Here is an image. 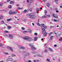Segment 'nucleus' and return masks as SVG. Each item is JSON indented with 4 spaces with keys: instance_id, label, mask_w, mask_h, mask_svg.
Here are the masks:
<instances>
[{
    "instance_id": "48",
    "label": "nucleus",
    "mask_w": 62,
    "mask_h": 62,
    "mask_svg": "<svg viewBox=\"0 0 62 62\" xmlns=\"http://www.w3.org/2000/svg\"><path fill=\"white\" fill-rule=\"evenodd\" d=\"M32 53L33 54H35V51H33L32 52Z\"/></svg>"
},
{
    "instance_id": "54",
    "label": "nucleus",
    "mask_w": 62,
    "mask_h": 62,
    "mask_svg": "<svg viewBox=\"0 0 62 62\" xmlns=\"http://www.w3.org/2000/svg\"><path fill=\"white\" fill-rule=\"evenodd\" d=\"M60 8H62V5L60 6Z\"/></svg>"
},
{
    "instance_id": "47",
    "label": "nucleus",
    "mask_w": 62,
    "mask_h": 62,
    "mask_svg": "<svg viewBox=\"0 0 62 62\" xmlns=\"http://www.w3.org/2000/svg\"><path fill=\"white\" fill-rule=\"evenodd\" d=\"M43 1L44 2H45L47 1V0H43Z\"/></svg>"
},
{
    "instance_id": "33",
    "label": "nucleus",
    "mask_w": 62,
    "mask_h": 62,
    "mask_svg": "<svg viewBox=\"0 0 62 62\" xmlns=\"http://www.w3.org/2000/svg\"><path fill=\"white\" fill-rule=\"evenodd\" d=\"M12 57H14V56H16V55H15V54H12Z\"/></svg>"
},
{
    "instance_id": "25",
    "label": "nucleus",
    "mask_w": 62,
    "mask_h": 62,
    "mask_svg": "<svg viewBox=\"0 0 62 62\" xmlns=\"http://www.w3.org/2000/svg\"><path fill=\"white\" fill-rule=\"evenodd\" d=\"M23 8H20V7L18 8H17V10H19V9H22Z\"/></svg>"
},
{
    "instance_id": "63",
    "label": "nucleus",
    "mask_w": 62,
    "mask_h": 62,
    "mask_svg": "<svg viewBox=\"0 0 62 62\" xmlns=\"http://www.w3.org/2000/svg\"><path fill=\"white\" fill-rule=\"evenodd\" d=\"M43 40V39L42 38L41 39V40L42 41Z\"/></svg>"
},
{
    "instance_id": "51",
    "label": "nucleus",
    "mask_w": 62,
    "mask_h": 62,
    "mask_svg": "<svg viewBox=\"0 0 62 62\" xmlns=\"http://www.w3.org/2000/svg\"><path fill=\"white\" fill-rule=\"evenodd\" d=\"M46 16H44L42 17H43V18H45Z\"/></svg>"
},
{
    "instance_id": "16",
    "label": "nucleus",
    "mask_w": 62,
    "mask_h": 62,
    "mask_svg": "<svg viewBox=\"0 0 62 62\" xmlns=\"http://www.w3.org/2000/svg\"><path fill=\"white\" fill-rule=\"evenodd\" d=\"M12 13H13V14H17V11L16 12L13 11Z\"/></svg>"
},
{
    "instance_id": "42",
    "label": "nucleus",
    "mask_w": 62,
    "mask_h": 62,
    "mask_svg": "<svg viewBox=\"0 0 62 62\" xmlns=\"http://www.w3.org/2000/svg\"><path fill=\"white\" fill-rule=\"evenodd\" d=\"M43 27H44V28H46L47 27H46V26H44Z\"/></svg>"
},
{
    "instance_id": "32",
    "label": "nucleus",
    "mask_w": 62,
    "mask_h": 62,
    "mask_svg": "<svg viewBox=\"0 0 62 62\" xmlns=\"http://www.w3.org/2000/svg\"><path fill=\"white\" fill-rule=\"evenodd\" d=\"M4 21H2L1 23V24H4Z\"/></svg>"
},
{
    "instance_id": "18",
    "label": "nucleus",
    "mask_w": 62,
    "mask_h": 62,
    "mask_svg": "<svg viewBox=\"0 0 62 62\" xmlns=\"http://www.w3.org/2000/svg\"><path fill=\"white\" fill-rule=\"evenodd\" d=\"M44 24H42L41 25H40L41 27H44Z\"/></svg>"
},
{
    "instance_id": "50",
    "label": "nucleus",
    "mask_w": 62,
    "mask_h": 62,
    "mask_svg": "<svg viewBox=\"0 0 62 62\" xmlns=\"http://www.w3.org/2000/svg\"><path fill=\"white\" fill-rule=\"evenodd\" d=\"M57 46V45H55L54 46V47H55Z\"/></svg>"
},
{
    "instance_id": "58",
    "label": "nucleus",
    "mask_w": 62,
    "mask_h": 62,
    "mask_svg": "<svg viewBox=\"0 0 62 62\" xmlns=\"http://www.w3.org/2000/svg\"><path fill=\"white\" fill-rule=\"evenodd\" d=\"M3 5V4L2 3L0 4V6H2Z\"/></svg>"
},
{
    "instance_id": "34",
    "label": "nucleus",
    "mask_w": 62,
    "mask_h": 62,
    "mask_svg": "<svg viewBox=\"0 0 62 62\" xmlns=\"http://www.w3.org/2000/svg\"><path fill=\"white\" fill-rule=\"evenodd\" d=\"M21 29L23 30H24L25 29L23 27H22Z\"/></svg>"
},
{
    "instance_id": "12",
    "label": "nucleus",
    "mask_w": 62,
    "mask_h": 62,
    "mask_svg": "<svg viewBox=\"0 0 62 62\" xmlns=\"http://www.w3.org/2000/svg\"><path fill=\"white\" fill-rule=\"evenodd\" d=\"M42 30L43 31L42 33H43L44 32H46V31L45 30V29L44 28L42 29Z\"/></svg>"
},
{
    "instance_id": "11",
    "label": "nucleus",
    "mask_w": 62,
    "mask_h": 62,
    "mask_svg": "<svg viewBox=\"0 0 62 62\" xmlns=\"http://www.w3.org/2000/svg\"><path fill=\"white\" fill-rule=\"evenodd\" d=\"M12 60H13V59H12V58H10L9 59H8L7 60V61H12Z\"/></svg>"
},
{
    "instance_id": "31",
    "label": "nucleus",
    "mask_w": 62,
    "mask_h": 62,
    "mask_svg": "<svg viewBox=\"0 0 62 62\" xmlns=\"http://www.w3.org/2000/svg\"><path fill=\"white\" fill-rule=\"evenodd\" d=\"M47 6L48 7H49V6H50V4L48 3H47Z\"/></svg>"
},
{
    "instance_id": "4",
    "label": "nucleus",
    "mask_w": 62,
    "mask_h": 62,
    "mask_svg": "<svg viewBox=\"0 0 62 62\" xmlns=\"http://www.w3.org/2000/svg\"><path fill=\"white\" fill-rule=\"evenodd\" d=\"M52 16L56 19H57V18H58V16H57V15H56V14H52Z\"/></svg>"
},
{
    "instance_id": "41",
    "label": "nucleus",
    "mask_w": 62,
    "mask_h": 62,
    "mask_svg": "<svg viewBox=\"0 0 62 62\" xmlns=\"http://www.w3.org/2000/svg\"><path fill=\"white\" fill-rule=\"evenodd\" d=\"M50 27L51 28H54V26H51Z\"/></svg>"
},
{
    "instance_id": "37",
    "label": "nucleus",
    "mask_w": 62,
    "mask_h": 62,
    "mask_svg": "<svg viewBox=\"0 0 62 62\" xmlns=\"http://www.w3.org/2000/svg\"><path fill=\"white\" fill-rule=\"evenodd\" d=\"M3 44L1 43H0V46H3Z\"/></svg>"
},
{
    "instance_id": "29",
    "label": "nucleus",
    "mask_w": 62,
    "mask_h": 62,
    "mask_svg": "<svg viewBox=\"0 0 62 62\" xmlns=\"http://www.w3.org/2000/svg\"><path fill=\"white\" fill-rule=\"evenodd\" d=\"M53 34V32H51L49 34V35L50 36H51V35H52V34Z\"/></svg>"
},
{
    "instance_id": "8",
    "label": "nucleus",
    "mask_w": 62,
    "mask_h": 62,
    "mask_svg": "<svg viewBox=\"0 0 62 62\" xmlns=\"http://www.w3.org/2000/svg\"><path fill=\"white\" fill-rule=\"evenodd\" d=\"M29 55V54L28 52H26L25 54V56H28Z\"/></svg>"
},
{
    "instance_id": "9",
    "label": "nucleus",
    "mask_w": 62,
    "mask_h": 62,
    "mask_svg": "<svg viewBox=\"0 0 62 62\" xmlns=\"http://www.w3.org/2000/svg\"><path fill=\"white\" fill-rule=\"evenodd\" d=\"M43 34H44V35H43V36H46V35L47 34V33L46 32H43Z\"/></svg>"
},
{
    "instance_id": "24",
    "label": "nucleus",
    "mask_w": 62,
    "mask_h": 62,
    "mask_svg": "<svg viewBox=\"0 0 62 62\" xmlns=\"http://www.w3.org/2000/svg\"><path fill=\"white\" fill-rule=\"evenodd\" d=\"M11 27H11V26H8V29H10L11 28Z\"/></svg>"
},
{
    "instance_id": "59",
    "label": "nucleus",
    "mask_w": 62,
    "mask_h": 62,
    "mask_svg": "<svg viewBox=\"0 0 62 62\" xmlns=\"http://www.w3.org/2000/svg\"><path fill=\"white\" fill-rule=\"evenodd\" d=\"M56 12H57V13H58V12H59V11H58V10H56Z\"/></svg>"
},
{
    "instance_id": "22",
    "label": "nucleus",
    "mask_w": 62,
    "mask_h": 62,
    "mask_svg": "<svg viewBox=\"0 0 62 62\" xmlns=\"http://www.w3.org/2000/svg\"><path fill=\"white\" fill-rule=\"evenodd\" d=\"M11 20V18H10L9 19H7V22H9V21H10Z\"/></svg>"
},
{
    "instance_id": "27",
    "label": "nucleus",
    "mask_w": 62,
    "mask_h": 62,
    "mask_svg": "<svg viewBox=\"0 0 62 62\" xmlns=\"http://www.w3.org/2000/svg\"><path fill=\"white\" fill-rule=\"evenodd\" d=\"M27 12V10L26 9L25 10L23 11V13H26Z\"/></svg>"
},
{
    "instance_id": "46",
    "label": "nucleus",
    "mask_w": 62,
    "mask_h": 62,
    "mask_svg": "<svg viewBox=\"0 0 62 62\" xmlns=\"http://www.w3.org/2000/svg\"><path fill=\"white\" fill-rule=\"evenodd\" d=\"M44 52H45V53H47L48 52V51L46 50H45L44 51Z\"/></svg>"
},
{
    "instance_id": "61",
    "label": "nucleus",
    "mask_w": 62,
    "mask_h": 62,
    "mask_svg": "<svg viewBox=\"0 0 62 62\" xmlns=\"http://www.w3.org/2000/svg\"><path fill=\"white\" fill-rule=\"evenodd\" d=\"M34 62H36V60H34Z\"/></svg>"
},
{
    "instance_id": "57",
    "label": "nucleus",
    "mask_w": 62,
    "mask_h": 62,
    "mask_svg": "<svg viewBox=\"0 0 62 62\" xmlns=\"http://www.w3.org/2000/svg\"><path fill=\"white\" fill-rule=\"evenodd\" d=\"M27 3H29V0H27Z\"/></svg>"
},
{
    "instance_id": "26",
    "label": "nucleus",
    "mask_w": 62,
    "mask_h": 62,
    "mask_svg": "<svg viewBox=\"0 0 62 62\" xmlns=\"http://www.w3.org/2000/svg\"><path fill=\"white\" fill-rule=\"evenodd\" d=\"M44 12H45V15H46V13H47V11L46 10H44Z\"/></svg>"
},
{
    "instance_id": "40",
    "label": "nucleus",
    "mask_w": 62,
    "mask_h": 62,
    "mask_svg": "<svg viewBox=\"0 0 62 62\" xmlns=\"http://www.w3.org/2000/svg\"><path fill=\"white\" fill-rule=\"evenodd\" d=\"M34 35H36V36H37V35H38V33H34Z\"/></svg>"
},
{
    "instance_id": "7",
    "label": "nucleus",
    "mask_w": 62,
    "mask_h": 62,
    "mask_svg": "<svg viewBox=\"0 0 62 62\" xmlns=\"http://www.w3.org/2000/svg\"><path fill=\"white\" fill-rule=\"evenodd\" d=\"M19 48L20 49H24V47H23L22 46H19Z\"/></svg>"
},
{
    "instance_id": "44",
    "label": "nucleus",
    "mask_w": 62,
    "mask_h": 62,
    "mask_svg": "<svg viewBox=\"0 0 62 62\" xmlns=\"http://www.w3.org/2000/svg\"><path fill=\"white\" fill-rule=\"evenodd\" d=\"M8 8H11V5H10L8 6Z\"/></svg>"
},
{
    "instance_id": "28",
    "label": "nucleus",
    "mask_w": 62,
    "mask_h": 62,
    "mask_svg": "<svg viewBox=\"0 0 62 62\" xmlns=\"http://www.w3.org/2000/svg\"><path fill=\"white\" fill-rule=\"evenodd\" d=\"M46 61H48V62H49V61H50V60L49 59H46Z\"/></svg>"
},
{
    "instance_id": "43",
    "label": "nucleus",
    "mask_w": 62,
    "mask_h": 62,
    "mask_svg": "<svg viewBox=\"0 0 62 62\" xmlns=\"http://www.w3.org/2000/svg\"><path fill=\"white\" fill-rule=\"evenodd\" d=\"M37 25H38V26H40V24L39 23H38Z\"/></svg>"
},
{
    "instance_id": "60",
    "label": "nucleus",
    "mask_w": 62,
    "mask_h": 62,
    "mask_svg": "<svg viewBox=\"0 0 62 62\" xmlns=\"http://www.w3.org/2000/svg\"><path fill=\"white\" fill-rule=\"evenodd\" d=\"M4 62V61H3V60H2L0 61V62Z\"/></svg>"
},
{
    "instance_id": "62",
    "label": "nucleus",
    "mask_w": 62,
    "mask_h": 62,
    "mask_svg": "<svg viewBox=\"0 0 62 62\" xmlns=\"http://www.w3.org/2000/svg\"><path fill=\"white\" fill-rule=\"evenodd\" d=\"M4 24H5V25H7V26L8 25L7 24H6V23H4Z\"/></svg>"
},
{
    "instance_id": "21",
    "label": "nucleus",
    "mask_w": 62,
    "mask_h": 62,
    "mask_svg": "<svg viewBox=\"0 0 62 62\" xmlns=\"http://www.w3.org/2000/svg\"><path fill=\"white\" fill-rule=\"evenodd\" d=\"M27 33V31H23V33L24 34H26V33Z\"/></svg>"
},
{
    "instance_id": "30",
    "label": "nucleus",
    "mask_w": 62,
    "mask_h": 62,
    "mask_svg": "<svg viewBox=\"0 0 62 62\" xmlns=\"http://www.w3.org/2000/svg\"><path fill=\"white\" fill-rule=\"evenodd\" d=\"M10 4H13V2L12 1H11L10 2Z\"/></svg>"
},
{
    "instance_id": "23",
    "label": "nucleus",
    "mask_w": 62,
    "mask_h": 62,
    "mask_svg": "<svg viewBox=\"0 0 62 62\" xmlns=\"http://www.w3.org/2000/svg\"><path fill=\"white\" fill-rule=\"evenodd\" d=\"M54 22H59V20H56L55 19H54Z\"/></svg>"
},
{
    "instance_id": "10",
    "label": "nucleus",
    "mask_w": 62,
    "mask_h": 62,
    "mask_svg": "<svg viewBox=\"0 0 62 62\" xmlns=\"http://www.w3.org/2000/svg\"><path fill=\"white\" fill-rule=\"evenodd\" d=\"M9 37L11 39H13V36H12V35H9Z\"/></svg>"
},
{
    "instance_id": "17",
    "label": "nucleus",
    "mask_w": 62,
    "mask_h": 62,
    "mask_svg": "<svg viewBox=\"0 0 62 62\" xmlns=\"http://www.w3.org/2000/svg\"><path fill=\"white\" fill-rule=\"evenodd\" d=\"M9 14H10V15L13 14V13H12V12H11V11H10L9 12Z\"/></svg>"
},
{
    "instance_id": "1",
    "label": "nucleus",
    "mask_w": 62,
    "mask_h": 62,
    "mask_svg": "<svg viewBox=\"0 0 62 62\" xmlns=\"http://www.w3.org/2000/svg\"><path fill=\"white\" fill-rule=\"evenodd\" d=\"M28 16H30V18H31V19H34L36 18V17L35 16V13H31L28 14Z\"/></svg>"
},
{
    "instance_id": "56",
    "label": "nucleus",
    "mask_w": 62,
    "mask_h": 62,
    "mask_svg": "<svg viewBox=\"0 0 62 62\" xmlns=\"http://www.w3.org/2000/svg\"><path fill=\"white\" fill-rule=\"evenodd\" d=\"M61 39H59V40L60 41H61V40H62V38H61Z\"/></svg>"
},
{
    "instance_id": "64",
    "label": "nucleus",
    "mask_w": 62,
    "mask_h": 62,
    "mask_svg": "<svg viewBox=\"0 0 62 62\" xmlns=\"http://www.w3.org/2000/svg\"><path fill=\"white\" fill-rule=\"evenodd\" d=\"M46 45H47L46 44H45L44 45V46H46Z\"/></svg>"
},
{
    "instance_id": "39",
    "label": "nucleus",
    "mask_w": 62,
    "mask_h": 62,
    "mask_svg": "<svg viewBox=\"0 0 62 62\" xmlns=\"http://www.w3.org/2000/svg\"><path fill=\"white\" fill-rule=\"evenodd\" d=\"M4 32L5 33H8V32L7 31H4Z\"/></svg>"
},
{
    "instance_id": "6",
    "label": "nucleus",
    "mask_w": 62,
    "mask_h": 62,
    "mask_svg": "<svg viewBox=\"0 0 62 62\" xmlns=\"http://www.w3.org/2000/svg\"><path fill=\"white\" fill-rule=\"evenodd\" d=\"M29 37L28 36H25L23 38V39H25V40H27V39H29Z\"/></svg>"
},
{
    "instance_id": "3",
    "label": "nucleus",
    "mask_w": 62,
    "mask_h": 62,
    "mask_svg": "<svg viewBox=\"0 0 62 62\" xmlns=\"http://www.w3.org/2000/svg\"><path fill=\"white\" fill-rule=\"evenodd\" d=\"M29 46L31 47V49L33 50H35L37 49V48H36L34 45H33L32 44H29Z\"/></svg>"
},
{
    "instance_id": "49",
    "label": "nucleus",
    "mask_w": 62,
    "mask_h": 62,
    "mask_svg": "<svg viewBox=\"0 0 62 62\" xmlns=\"http://www.w3.org/2000/svg\"><path fill=\"white\" fill-rule=\"evenodd\" d=\"M47 16L48 17H50V16L49 15H47Z\"/></svg>"
},
{
    "instance_id": "14",
    "label": "nucleus",
    "mask_w": 62,
    "mask_h": 62,
    "mask_svg": "<svg viewBox=\"0 0 62 62\" xmlns=\"http://www.w3.org/2000/svg\"><path fill=\"white\" fill-rule=\"evenodd\" d=\"M38 37H35L34 38V40L35 41H36L38 39Z\"/></svg>"
},
{
    "instance_id": "5",
    "label": "nucleus",
    "mask_w": 62,
    "mask_h": 62,
    "mask_svg": "<svg viewBox=\"0 0 62 62\" xmlns=\"http://www.w3.org/2000/svg\"><path fill=\"white\" fill-rule=\"evenodd\" d=\"M7 48L10 49V50L12 52H13V49H12V47H10L9 46H8Z\"/></svg>"
},
{
    "instance_id": "55",
    "label": "nucleus",
    "mask_w": 62,
    "mask_h": 62,
    "mask_svg": "<svg viewBox=\"0 0 62 62\" xmlns=\"http://www.w3.org/2000/svg\"><path fill=\"white\" fill-rule=\"evenodd\" d=\"M31 62V61L30 60H29L28 61V62Z\"/></svg>"
},
{
    "instance_id": "15",
    "label": "nucleus",
    "mask_w": 62,
    "mask_h": 62,
    "mask_svg": "<svg viewBox=\"0 0 62 62\" xmlns=\"http://www.w3.org/2000/svg\"><path fill=\"white\" fill-rule=\"evenodd\" d=\"M54 37V36H51L50 37V40H52L53 39V38Z\"/></svg>"
},
{
    "instance_id": "13",
    "label": "nucleus",
    "mask_w": 62,
    "mask_h": 62,
    "mask_svg": "<svg viewBox=\"0 0 62 62\" xmlns=\"http://www.w3.org/2000/svg\"><path fill=\"white\" fill-rule=\"evenodd\" d=\"M30 41H32L33 40V39H32L31 38L29 37V39H28Z\"/></svg>"
},
{
    "instance_id": "20",
    "label": "nucleus",
    "mask_w": 62,
    "mask_h": 62,
    "mask_svg": "<svg viewBox=\"0 0 62 62\" xmlns=\"http://www.w3.org/2000/svg\"><path fill=\"white\" fill-rule=\"evenodd\" d=\"M49 50L51 52H52L53 51V49L51 48H49Z\"/></svg>"
},
{
    "instance_id": "38",
    "label": "nucleus",
    "mask_w": 62,
    "mask_h": 62,
    "mask_svg": "<svg viewBox=\"0 0 62 62\" xmlns=\"http://www.w3.org/2000/svg\"><path fill=\"white\" fill-rule=\"evenodd\" d=\"M39 10V8H37V9H36V11H37V12H38Z\"/></svg>"
},
{
    "instance_id": "36",
    "label": "nucleus",
    "mask_w": 62,
    "mask_h": 62,
    "mask_svg": "<svg viewBox=\"0 0 62 62\" xmlns=\"http://www.w3.org/2000/svg\"><path fill=\"white\" fill-rule=\"evenodd\" d=\"M3 16H0V19H3Z\"/></svg>"
},
{
    "instance_id": "35",
    "label": "nucleus",
    "mask_w": 62,
    "mask_h": 62,
    "mask_svg": "<svg viewBox=\"0 0 62 62\" xmlns=\"http://www.w3.org/2000/svg\"><path fill=\"white\" fill-rule=\"evenodd\" d=\"M29 31L30 33H31V29H29Z\"/></svg>"
},
{
    "instance_id": "52",
    "label": "nucleus",
    "mask_w": 62,
    "mask_h": 62,
    "mask_svg": "<svg viewBox=\"0 0 62 62\" xmlns=\"http://www.w3.org/2000/svg\"><path fill=\"white\" fill-rule=\"evenodd\" d=\"M32 10V9L31 8H30V11H31Z\"/></svg>"
},
{
    "instance_id": "53",
    "label": "nucleus",
    "mask_w": 62,
    "mask_h": 62,
    "mask_svg": "<svg viewBox=\"0 0 62 62\" xmlns=\"http://www.w3.org/2000/svg\"><path fill=\"white\" fill-rule=\"evenodd\" d=\"M16 6L17 7H19V4H17V5H16Z\"/></svg>"
},
{
    "instance_id": "2",
    "label": "nucleus",
    "mask_w": 62,
    "mask_h": 62,
    "mask_svg": "<svg viewBox=\"0 0 62 62\" xmlns=\"http://www.w3.org/2000/svg\"><path fill=\"white\" fill-rule=\"evenodd\" d=\"M54 34L56 35V37H59V36H60V35H61V34H62L61 32H59L57 33H56L55 31H54Z\"/></svg>"
},
{
    "instance_id": "19",
    "label": "nucleus",
    "mask_w": 62,
    "mask_h": 62,
    "mask_svg": "<svg viewBox=\"0 0 62 62\" xmlns=\"http://www.w3.org/2000/svg\"><path fill=\"white\" fill-rule=\"evenodd\" d=\"M37 55L38 56H39V57H42V56H41V55L39 54H37Z\"/></svg>"
},
{
    "instance_id": "45",
    "label": "nucleus",
    "mask_w": 62,
    "mask_h": 62,
    "mask_svg": "<svg viewBox=\"0 0 62 62\" xmlns=\"http://www.w3.org/2000/svg\"><path fill=\"white\" fill-rule=\"evenodd\" d=\"M5 54H6L7 55V54H8V53H7V52H5Z\"/></svg>"
}]
</instances>
